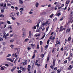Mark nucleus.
Masks as SVG:
<instances>
[{
	"mask_svg": "<svg viewBox=\"0 0 73 73\" xmlns=\"http://www.w3.org/2000/svg\"><path fill=\"white\" fill-rule=\"evenodd\" d=\"M69 3H70V1L69 0L66 1V7H68V4H69Z\"/></svg>",
	"mask_w": 73,
	"mask_h": 73,
	"instance_id": "1",
	"label": "nucleus"
},
{
	"mask_svg": "<svg viewBox=\"0 0 73 73\" xmlns=\"http://www.w3.org/2000/svg\"><path fill=\"white\" fill-rule=\"evenodd\" d=\"M25 21L27 22H28V23H32V21L30 20H26Z\"/></svg>",
	"mask_w": 73,
	"mask_h": 73,
	"instance_id": "2",
	"label": "nucleus"
},
{
	"mask_svg": "<svg viewBox=\"0 0 73 73\" xmlns=\"http://www.w3.org/2000/svg\"><path fill=\"white\" fill-rule=\"evenodd\" d=\"M60 40H58V38H56V44H60Z\"/></svg>",
	"mask_w": 73,
	"mask_h": 73,
	"instance_id": "3",
	"label": "nucleus"
},
{
	"mask_svg": "<svg viewBox=\"0 0 73 73\" xmlns=\"http://www.w3.org/2000/svg\"><path fill=\"white\" fill-rule=\"evenodd\" d=\"M15 50H17V53H18V54H19V48H15Z\"/></svg>",
	"mask_w": 73,
	"mask_h": 73,
	"instance_id": "4",
	"label": "nucleus"
},
{
	"mask_svg": "<svg viewBox=\"0 0 73 73\" xmlns=\"http://www.w3.org/2000/svg\"><path fill=\"white\" fill-rule=\"evenodd\" d=\"M15 50H17V53H18V54H19V48H15Z\"/></svg>",
	"mask_w": 73,
	"mask_h": 73,
	"instance_id": "5",
	"label": "nucleus"
},
{
	"mask_svg": "<svg viewBox=\"0 0 73 73\" xmlns=\"http://www.w3.org/2000/svg\"><path fill=\"white\" fill-rule=\"evenodd\" d=\"M16 68V66H15L13 67V69L11 70V72H13V70H15Z\"/></svg>",
	"mask_w": 73,
	"mask_h": 73,
	"instance_id": "6",
	"label": "nucleus"
},
{
	"mask_svg": "<svg viewBox=\"0 0 73 73\" xmlns=\"http://www.w3.org/2000/svg\"><path fill=\"white\" fill-rule=\"evenodd\" d=\"M19 3L21 4H23V1L22 0H19Z\"/></svg>",
	"mask_w": 73,
	"mask_h": 73,
	"instance_id": "7",
	"label": "nucleus"
},
{
	"mask_svg": "<svg viewBox=\"0 0 73 73\" xmlns=\"http://www.w3.org/2000/svg\"><path fill=\"white\" fill-rule=\"evenodd\" d=\"M23 38H24L25 37V36H26V35L25 34V32H24V33L23 34Z\"/></svg>",
	"mask_w": 73,
	"mask_h": 73,
	"instance_id": "8",
	"label": "nucleus"
},
{
	"mask_svg": "<svg viewBox=\"0 0 73 73\" xmlns=\"http://www.w3.org/2000/svg\"><path fill=\"white\" fill-rule=\"evenodd\" d=\"M7 60H9V61H11V62H13V60H12L11 59H9V58H7Z\"/></svg>",
	"mask_w": 73,
	"mask_h": 73,
	"instance_id": "9",
	"label": "nucleus"
},
{
	"mask_svg": "<svg viewBox=\"0 0 73 73\" xmlns=\"http://www.w3.org/2000/svg\"><path fill=\"white\" fill-rule=\"evenodd\" d=\"M20 68H21V69H22V70L23 71H24V70H25L26 69H25V68H23V67H20Z\"/></svg>",
	"mask_w": 73,
	"mask_h": 73,
	"instance_id": "10",
	"label": "nucleus"
},
{
	"mask_svg": "<svg viewBox=\"0 0 73 73\" xmlns=\"http://www.w3.org/2000/svg\"><path fill=\"white\" fill-rule=\"evenodd\" d=\"M22 64H23V65H26L27 64V63L25 62H22Z\"/></svg>",
	"mask_w": 73,
	"mask_h": 73,
	"instance_id": "11",
	"label": "nucleus"
},
{
	"mask_svg": "<svg viewBox=\"0 0 73 73\" xmlns=\"http://www.w3.org/2000/svg\"><path fill=\"white\" fill-rule=\"evenodd\" d=\"M72 67L71 66V65H70L68 68V69L69 70H70V69H72Z\"/></svg>",
	"mask_w": 73,
	"mask_h": 73,
	"instance_id": "12",
	"label": "nucleus"
},
{
	"mask_svg": "<svg viewBox=\"0 0 73 73\" xmlns=\"http://www.w3.org/2000/svg\"><path fill=\"white\" fill-rule=\"evenodd\" d=\"M33 62H32V64H33L32 65V67H33V66H34V64H35V61H33Z\"/></svg>",
	"mask_w": 73,
	"mask_h": 73,
	"instance_id": "13",
	"label": "nucleus"
},
{
	"mask_svg": "<svg viewBox=\"0 0 73 73\" xmlns=\"http://www.w3.org/2000/svg\"><path fill=\"white\" fill-rule=\"evenodd\" d=\"M35 54H34L32 58V59H33V58H35Z\"/></svg>",
	"mask_w": 73,
	"mask_h": 73,
	"instance_id": "14",
	"label": "nucleus"
},
{
	"mask_svg": "<svg viewBox=\"0 0 73 73\" xmlns=\"http://www.w3.org/2000/svg\"><path fill=\"white\" fill-rule=\"evenodd\" d=\"M40 56L42 58H43V57H44V54H41L40 55Z\"/></svg>",
	"mask_w": 73,
	"mask_h": 73,
	"instance_id": "15",
	"label": "nucleus"
},
{
	"mask_svg": "<svg viewBox=\"0 0 73 73\" xmlns=\"http://www.w3.org/2000/svg\"><path fill=\"white\" fill-rule=\"evenodd\" d=\"M36 29V27L35 26L32 27V29Z\"/></svg>",
	"mask_w": 73,
	"mask_h": 73,
	"instance_id": "16",
	"label": "nucleus"
},
{
	"mask_svg": "<svg viewBox=\"0 0 73 73\" xmlns=\"http://www.w3.org/2000/svg\"><path fill=\"white\" fill-rule=\"evenodd\" d=\"M53 15H54V14H52L50 16V18H52L53 16Z\"/></svg>",
	"mask_w": 73,
	"mask_h": 73,
	"instance_id": "17",
	"label": "nucleus"
},
{
	"mask_svg": "<svg viewBox=\"0 0 73 73\" xmlns=\"http://www.w3.org/2000/svg\"><path fill=\"white\" fill-rule=\"evenodd\" d=\"M46 24H48V25H49V24H50V23H49V21H48L46 22Z\"/></svg>",
	"mask_w": 73,
	"mask_h": 73,
	"instance_id": "18",
	"label": "nucleus"
},
{
	"mask_svg": "<svg viewBox=\"0 0 73 73\" xmlns=\"http://www.w3.org/2000/svg\"><path fill=\"white\" fill-rule=\"evenodd\" d=\"M0 17H4V15H3L1 14L0 15Z\"/></svg>",
	"mask_w": 73,
	"mask_h": 73,
	"instance_id": "19",
	"label": "nucleus"
},
{
	"mask_svg": "<svg viewBox=\"0 0 73 73\" xmlns=\"http://www.w3.org/2000/svg\"><path fill=\"white\" fill-rule=\"evenodd\" d=\"M17 58L16 59L14 62L15 64H16V61H17Z\"/></svg>",
	"mask_w": 73,
	"mask_h": 73,
	"instance_id": "20",
	"label": "nucleus"
},
{
	"mask_svg": "<svg viewBox=\"0 0 73 73\" xmlns=\"http://www.w3.org/2000/svg\"><path fill=\"white\" fill-rule=\"evenodd\" d=\"M3 38H1L0 37V41H3Z\"/></svg>",
	"mask_w": 73,
	"mask_h": 73,
	"instance_id": "21",
	"label": "nucleus"
},
{
	"mask_svg": "<svg viewBox=\"0 0 73 73\" xmlns=\"http://www.w3.org/2000/svg\"><path fill=\"white\" fill-rule=\"evenodd\" d=\"M39 5V4L38 3H36V5H35L36 7H38V5Z\"/></svg>",
	"mask_w": 73,
	"mask_h": 73,
	"instance_id": "22",
	"label": "nucleus"
},
{
	"mask_svg": "<svg viewBox=\"0 0 73 73\" xmlns=\"http://www.w3.org/2000/svg\"><path fill=\"white\" fill-rule=\"evenodd\" d=\"M60 15H61V14L60 13H58L57 14V16H60Z\"/></svg>",
	"mask_w": 73,
	"mask_h": 73,
	"instance_id": "23",
	"label": "nucleus"
},
{
	"mask_svg": "<svg viewBox=\"0 0 73 73\" xmlns=\"http://www.w3.org/2000/svg\"><path fill=\"white\" fill-rule=\"evenodd\" d=\"M69 31H70V29H68L66 30V32H69Z\"/></svg>",
	"mask_w": 73,
	"mask_h": 73,
	"instance_id": "24",
	"label": "nucleus"
},
{
	"mask_svg": "<svg viewBox=\"0 0 73 73\" xmlns=\"http://www.w3.org/2000/svg\"><path fill=\"white\" fill-rule=\"evenodd\" d=\"M11 56V54H8L7 56V57H10V56Z\"/></svg>",
	"mask_w": 73,
	"mask_h": 73,
	"instance_id": "25",
	"label": "nucleus"
},
{
	"mask_svg": "<svg viewBox=\"0 0 73 73\" xmlns=\"http://www.w3.org/2000/svg\"><path fill=\"white\" fill-rule=\"evenodd\" d=\"M45 34H44L43 36L41 38V39H42H42H43V38H44V37H45Z\"/></svg>",
	"mask_w": 73,
	"mask_h": 73,
	"instance_id": "26",
	"label": "nucleus"
},
{
	"mask_svg": "<svg viewBox=\"0 0 73 73\" xmlns=\"http://www.w3.org/2000/svg\"><path fill=\"white\" fill-rule=\"evenodd\" d=\"M37 49H39V48H40L39 47V45H37Z\"/></svg>",
	"mask_w": 73,
	"mask_h": 73,
	"instance_id": "27",
	"label": "nucleus"
},
{
	"mask_svg": "<svg viewBox=\"0 0 73 73\" xmlns=\"http://www.w3.org/2000/svg\"><path fill=\"white\" fill-rule=\"evenodd\" d=\"M28 40H29V39H26L25 40V41L26 42H27V41H28Z\"/></svg>",
	"mask_w": 73,
	"mask_h": 73,
	"instance_id": "28",
	"label": "nucleus"
},
{
	"mask_svg": "<svg viewBox=\"0 0 73 73\" xmlns=\"http://www.w3.org/2000/svg\"><path fill=\"white\" fill-rule=\"evenodd\" d=\"M50 41V40L49 39H48V40L47 41V43L48 44L49 43V41Z\"/></svg>",
	"mask_w": 73,
	"mask_h": 73,
	"instance_id": "29",
	"label": "nucleus"
},
{
	"mask_svg": "<svg viewBox=\"0 0 73 73\" xmlns=\"http://www.w3.org/2000/svg\"><path fill=\"white\" fill-rule=\"evenodd\" d=\"M49 26L48 27H47L46 29V31H47L48 30V29H49Z\"/></svg>",
	"mask_w": 73,
	"mask_h": 73,
	"instance_id": "30",
	"label": "nucleus"
},
{
	"mask_svg": "<svg viewBox=\"0 0 73 73\" xmlns=\"http://www.w3.org/2000/svg\"><path fill=\"white\" fill-rule=\"evenodd\" d=\"M71 38H71V37H69L68 39V41H70L71 40Z\"/></svg>",
	"mask_w": 73,
	"mask_h": 73,
	"instance_id": "31",
	"label": "nucleus"
},
{
	"mask_svg": "<svg viewBox=\"0 0 73 73\" xmlns=\"http://www.w3.org/2000/svg\"><path fill=\"white\" fill-rule=\"evenodd\" d=\"M40 45H42V41H40Z\"/></svg>",
	"mask_w": 73,
	"mask_h": 73,
	"instance_id": "32",
	"label": "nucleus"
},
{
	"mask_svg": "<svg viewBox=\"0 0 73 73\" xmlns=\"http://www.w3.org/2000/svg\"><path fill=\"white\" fill-rule=\"evenodd\" d=\"M1 69L2 70H4V68L3 67H1Z\"/></svg>",
	"mask_w": 73,
	"mask_h": 73,
	"instance_id": "33",
	"label": "nucleus"
},
{
	"mask_svg": "<svg viewBox=\"0 0 73 73\" xmlns=\"http://www.w3.org/2000/svg\"><path fill=\"white\" fill-rule=\"evenodd\" d=\"M7 6H11V5L10 4L7 3Z\"/></svg>",
	"mask_w": 73,
	"mask_h": 73,
	"instance_id": "34",
	"label": "nucleus"
},
{
	"mask_svg": "<svg viewBox=\"0 0 73 73\" xmlns=\"http://www.w3.org/2000/svg\"><path fill=\"white\" fill-rule=\"evenodd\" d=\"M7 23H8L9 24H11V22L8 21H7Z\"/></svg>",
	"mask_w": 73,
	"mask_h": 73,
	"instance_id": "35",
	"label": "nucleus"
},
{
	"mask_svg": "<svg viewBox=\"0 0 73 73\" xmlns=\"http://www.w3.org/2000/svg\"><path fill=\"white\" fill-rule=\"evenodd\" d=\"M12 19L13 20H15V17H13L12 18Z\"/></svg>",
	"mask_w": 73,
	"mask_h": 73,
	"instance_id": "36",
	"label": "nucleus"
},
{
	"mask_svg": "<svg viewBox=\"0 0 73 73\" xmlns=\"http://www.w3.org/2000/svg\"><path fill=\"white\" fill-rule=\"evenodd\" d=\"M19 13H20L19 12L16 13V14L17 15V16H19Z\"/></svg>",
	"mask_w": 73,
	"mask_h": 73,
	"instance_id": "37",
	"label": "nucleus"
},
{
	"mask_svg": "<svg viewBox=\"0 0 73 73\" xmlns=\"http://www.w3.org/2000/svg\"><path fill=\"white\" fill-rule=\"evenodd\" d=\"M29 33L30 36H31V34H32V32H31V31H30L29 32Z\"/></svg>",
	"mask_w": 73,
	"mask_h": 73,
	"instance_id": "38",
	"label": "nucleus"
},
{
	"mask_svg": "<svg viewBox=\"0 0 73 73\" xmlns=\"http://www.w3.org/2000/svg\"><path fill=\"white\" fill-rule=\"evenodd\" d=\"M62 31H63V29H62L60 28V32H62Z\"/></svg>",
	"mask_w": 73,
	"mask_h": 73,
	"instance_id": "39",
	"label": "nucleus"
},
{
	"mask_svg": "<svg viewBox=\"0 0 73 73\" xmlns=\"http://www.w3.org/2000/svg\"><path fill=\"white\" fill-rule=\"evenodd\" d=\"M52 66H53V65H51L50 66V68H51L52 69H53V67Z\"/></svg>",
	"mask_w": 73,
	"mask_h": 73,
	"instance_id": "40",
	"label": "nucleus"
},
{
	"mask_svg": "<svg viewBox=\"0 0 73 73\" xmlns=\"http://www.w3.org/2000/svg\"><path fill=\"white\" fill-rule=\"evenodd\" d=\"M37 53V51L36 50H34V53Z\"/></svg>",
	"mask_w": 73,
	"mask_h": 73,
	"instance_id": "41",
	"label": "nucleus"
},
{
	"mask_svg": "<svg viewBox=\"0 0 73 73\" xmlns=\"http://www.w3.org/2000/svg\"><path fill=\"white\" fill-rule=\"evenodd\" d=\"M67 62V60H66L65 61L64 63V64H66V63Z\"/></svg>",
	"mask_w": 73,
	"mask_h": 73,
	"instance_id": "42",
	"label": "nucleus"
},
{
	"mask_svg": "<svg viewBox=\"0 0 73 73\" xmlns=\"http://www.w3.org/2000/svg\"><path fill=\"white\" fill-rule=\"evenodd\" d=\"M28 67L29 68H31V66L29 65H28Z\"/></svg>",
	"mask_w": 73,
	"mask_h": 73,
	"instance_id": "43",
	"label": "nucleus"
},
{
	"mask_svg": "<svg viewBox=\"0 0 73 73\" xmlns=\"http://www.w3.org/2000/svg\"><path fill=\"white\" fill-rule=\"evenodd\" d=\"M63 19H64V18H63V17H62V18H61L60 19V21H62V20H63Z\"/></svg>",
	"mask_w": 73,
	"mask_h": 73,
	"instance_id": "44",
	"label": "nucleus"
},
{
	"mask_svg": "<svg viewBox=\"0 0 73 73\" xmlns=\"http://www.w3.org/2000/svg\"><path fill=\"white\" fill-rule=\"evenodd\" d=\"M53 66H54V65H55V62H54V61H53Z\"/></svg>",
	"mask_w": 73,
	"mask_h": 73,
	"instance_id": "45",
	"label": "nucleus"
},
{
	"mask_svg": "<svg viewBox=\"0 0 73 73\" xmlns=\"http://www.w3.org/2000/svg\"><path fill=\"white\" fill-rule=\"evenodd\" d=\"M27 49L28 50H31V48L29 47H28L27 48Z\"/></svg>",
	"mask_w": 73,
	"mask_h": 73,
	"instance_id": "46",
	"label": "nucleus"
},
{
	"mask_svg": "<svg viewBox=\"0 0 73 73\" xmlns=\"http://www.w3.org/2000/svg\"><path fill=\"white\" fill-rule=\"evenodd\" d=\"M57 73H60V70H58L57 71Z\"/></svg>",
	"mask_w": 73,
	"mask_h": 73,
	"instance_id": "47",
	"label": "nucleus"
},
{
	"mask_svg": "<svg viewBox=\"0 0 73 73\" xmlns=\"http://www.w3.org/2000/svg\"><path fill=\"white\" fill-rule=\"evenodd\" d=\"M29 13H30V14H32L33 12L31 11H30V12H29Z\"/></svg>",
	"mask_w": 73,
	"mask_h": 73,
	"instance_id": "48",
	"label": "nucleus"
},
{
	"mask_svg": "<svg viewBox=\"0 0 73 73\" xmlns=\"http://www.w3.org/2000/svg\"><path fill=\"white\" fill-rule=\"evenodd\" d=\"M3 44L4 45H5L6 44V43H5V42H3Z\"/></svg>",
	"mask_w": 73,
	"mask_h": 73,
	"instance_id": "49",
	"label": "nucleus"
},
{
	"mask_svg": "<svg viewBox=\"0 0 73 73\" xmlns=\"http://www.w3.org/2000/svg\"><path fill=\"white\" fill-rule=\"evenodd\" d=\"M20 13H21V15H22L23 12L22 11H20Z\"/></svg>",
	"mask_w": 73,
	"mask_h": 73,
	"instance_id": "50",
	"label": "nucleus"
},
{
	"mask_svg": "<svg viewBox=\"0 0 73 73\" xmlns=\"http://www.w3.org/2000/svg\"><path fill=\"white\" fill-rule=\"evenodd\" d=\"M14 41L13 40H11L10 41V42H13Z\"/></svg>",
	"mask_w": 73,
	"mask_h": 73,
	"instance_id": "51",
	"label": "nucleus"
},
{
	"mask_svg": "<svg viewBox=\"0 0 73 73\" xmlns=\"http://www.w3.org/2000/svg\"><path fill=\"white\" fill-rule=\"evenodd\" d=\"M54 69L55 70H57V68L56 67L54 68Z\"/></svg>",
	"mask_w": 73,
	"mask_h": 73,
	"instance_id": "52",
	"label": "nucleus"
},
{
	"mask_svg": "<svg viewBox=\"0 0 73 73\" xmlns=\"http://www.w3.org/2000/svg\"><path fill=\"white\" fill-rule=\"evenodd\" d=\"M40 36V34H38L37 35H36L35 36L36 37H37L38 36Z\"/></svg>",
	"mask_w": 73,
	"mask_h": 73,
	"instance_id": "53",
	"label": "nucleus"
},
{
	"mask_svg": "<svg viewBox=\"0 0 73 73\" xmlns=\"http://www.w3.org/2000/svg\"><path fill=\"white\" fill-rule=\"evenodd\" d=\"M38 62V60H36V61L35 62V63H37V62Z\"/></svg>",
	"mask_w": 73,
	"mask_h": 73,
	"instance_id": "54",
	"label": "nucleus"
},
{
	"mask_svg": "<svg viewBox=\"0 0 73 73\" xmlns=\"http://www.w3.org/2000/svg\"><path fill=\"white\" fill-rule=\"evenodd\" d=\"M51 7V5H48V7Z\"/></svg>",
	"mask_w": 73,
	"mask_h": 73,
	"instance_id": "55",
	"label": "nucleus"
},
{
	"mask_svg": "<svg viewBox=\"0 0 73 73\" xmlns=\"http://www.w3.org/2000/svg\"><path fill=\"white\" fill-rule=\"evenodd\" d=\"M15 9H16V10H17V9H19V8H18V7H15Z\"/></svg>",
	"mask_w": 73,
	"mask_h": 73,
	"instance_id": "56",
	"label": "nucleus"
},
{
	"mask_svg": "<svg viewBox=\"0 0 73 73\" xmlns=\"http://www.w3.org/2000/svg\"><path fill=\"white\" fill-rule=\"evenodd\" d=\"M17 25H20V23H19V22H17Z\"/></svg>",
	"mask_w": 73,
	"mask_h": 73,
	"instance_id": "57",
	"label": "nucleus"
},
{
	"mask_svg": "<svg viewBox=\"0 0 73 73\" xmlns=\"http://www.w3.org/2000/svg\"><path fill=\"white\" fill-rule=\"evenodd\" d=\"M7 6V4H5V5H4L3 7H5Z\"/></svg>",
	"mask_w": 73,
	"mask_h": 73,
	"instance_id": "58",
	"label": "nucleus"
},
{
	"mask_svg": "<svg viewBox=\"0 0 73 73\" xmlns=\"http://www.w3.org/2000/svg\"><path fill=\"white\" fill-rule=\"evenodd\" d=\"M70 55L71 56V57H73V54H70Z\"/></svg>",
	"mask_w": 73,
	"mask_h": 73,
	"instance_id": "59",
	"label": "nucleus"
},
{
	"mask_svg": "<svg viewBox=\"0 0 73 73\" xmlns=\"http://www.w3.org/2000/svg\"><path fill=\"white\" fill-rule=\"evenodd\" d=\"M5 66H9V65H8V64H5Z\"/></svg>",
	"mask_w": 73,
	"mask_h": 73,
	"instance_id": "60",
	"label": "nucleus"
},
{
	"mask_svg": "<svg viewBox=\"0 0 73 73\" xmlns=\"http://www.w3.org/2000/svg\"><path fill=\"white\" fill-rule=\"evenodd\" d=\"M21 70H19L18 72V73H21Z\"/></svg>",
	"mask_w": 73,
	"mask_h": 73,
	"instance_id": "61",
	"label": "nucleus"
},
{
	"mask_svg": "<svg viewBox=\"0 0 73 73\" xmlns=\"http://www.w3.org/2000/svg\"><path fill=\"white\" fill-rule=\"evenodd\" d=\"M23 9H24L23 8H21L20 9V10H21V11H23Z\"/></svg>",
	"mask_w": 73,
	"mask_h": 73,
	"instance_id": "62",
	"label": "nucleus"
},
{
	"mask_svg": "<svg viewBox=\"0 0 73 73\" xmlns=\"http://www.w3.org/2000/svg\"><path fill=\"white\" fill-rule=\"evenodd\" d=\"M49 58L48 57V58H47V61H49Z\"/></svg>",
	"mask_w": 73,
	"mask_h": 73,
	"instance_id": "63",
	"label": "nucleus"
},
{
	"mask_svg": "<svg viewBox=\"0 0 73 73\" xmlns=\"http://www.w3.org/2000/svg\"><path fill=\"white\" fill-rule=\"evenodd\" d=\"M32 46H35V44H31Z\"/></svg>",
	"mask_w": 73,
	"mask_h": 73,
	"instance_id": "64",
	"label": "nucleus"
}]
</instances>
